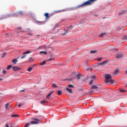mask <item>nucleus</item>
Wrapping results in <instances>:
<instances>
[{
    "mask_svg": "<svg viewBox=\"0 0 127 127\" xmlns=\"http://www.w3.org/2000/svg\"><path fill=\"white\" fill-rule=\"evenodd\" d=\"M105 83H110L111 84H114L115 83V80L112 79V75L111 74H107L105 75Z\"/></svg>",
    "mask_w": 127,
    "mask_h": 127,
    "instance_id": "1",
    "label": "nucleus"
},
{
    "mask_svg": "<svg viewBox=\"0 0 127 127\" xmlns=\"http://www.w3.org/2000/svg\"><path fill=\"white\" fill-rule=\"evenodd\" d=\"M94 1H96V0H88L87 1L83 2V4L79 5L77 7H80V6H84V5H88L89 4H92Z\"/></svg>",
    "mask_w": 127,
    "mask_h": 127,
    "instance_id": "2",
    "label": "nucleus"
},
{
    "mask_svg": "<svg viewBox=\"0 0 127 127\" xmlns=\"http://www.w3.org/2000/svg\"><path fill=\"white\" fill-rule=\"evenodd\" d=\"M31 120L32 121H31L30 122L31 125H38V124H39V122H40V120L36 118H32Z\"/></svg>",
    "mask_w": 127,
    "mask_h": 127,
    "instance_id": "3",
    "label": "nucleus"
},
{
    "mask_svg": "<svg viewBox=\"0 0 127 127\" xmlns=\"http://www.w3.org/2000/svg\"><path fill=\"white\" fill-rule=\"evenodd\" d=\"M75 79V73H72L69 75V77L66 79V81H73Z\"/></svg>",
    "mask_w": 127,
    "mask_h": 127,
    "instance_id": "4",
    "label": "nucleus"
},
{
    "mask_svg": "<svg viewBox=\"0 0 127 127\" xmlns=\"http://www.w3.org/2000/svg\"><path fill=\"white\" fill-rule=\"evenodd\" d=\"M124 56V55L122 53H118L116 55L117 59H120V58H122Z\"/></svg>",
    "mask_w": 127,
    "mask_h": 127,
    "instance_id": "5",
    "label": "nucleus"
},
{
    "mask_svg": "<svg viewBox=\"0 0 127 127\" xmlns=\"http://www.w3.org/2000/svg\"><path fill=\"white\" fill-rule=\"evenodd\" d=\"M12 70L13 71H19L20 70H21V68L17 66H13Z\"/></svg>",
    "mask_w": 127,
    "mask_h": 127,
    "instance_id": "6",
    "label": "nucleus"
},
{
    "mask_svg": "<svg viewBox=\"0 0 127 127\" xmlns=\"http://www.w3.org/2000/svg\"><path fill=\"white\" fill-rule=\"evenodd\" d=\"M99 89H100V88H99L98 86L96 85H93L91 88V90H96V91H98Z\"/></svg>",
    "mask_w": 127,
    "mask_h": 127,
    "instance_id": "7",
    "label": "nucleus"
},
{
    "mask_svg": "<svg viewBox=\"0 0 127 127\" xmlns=\"http://www.w3.org/2000/svg\"><path fill=\"white\" fill-rule=\"evenodd\" d=\"M120 72V69H117L115 70V71L113 72L114 75L117 76L118 74Z\"/></svg>",
    "mask_w": 127,
    "mask_h": 127,
    "instance_id": "8",
    "label": "nucleus"
},
{
    "mask_svg": "<svg viewBox=\"0 0 127 127\" xmlns=\"http://www.w3.org/2000/svg\"><path fill=\"white\" fill-rule=\"evenodd\" d=\"M18 13V15H20V16H23V15H24V13L23 12V11H19Z\"/></svg>",
    "mask_w": 127,
    "mask_h": 127,
    "instance_id": "9",
    "label": "nucleus"
},
{
    "mask_svg": "<svg viewBox=\"0 0 127 127\" xmlns=\"http://www.w3.org/2000/svg\"><path fill=\"white\" fill-rule=\"evenodd\" d=\"M5 107L6 110H8V109H9V108H10V105H9V103H6L5 105Z\"/></svg>",
    "mask_w": 127,
    "mask_h": 127,
    "instance_id": "10",
    "label": "nucleus"
},
{
    "mask_svg": "<svg viewBox=\"0 0 127 127\" xmlns=\"http://www.w3.org/2000/svg\"><path fill=\"white\" fill-rule=\"evenodd\" d=\"M66 90L68 92V93H70V94H72L73 93V91H72L71 89H70L69 88H66Z\"/></svg>",
    "mask_w": 127,
    "mask_h": 127,
    "instance_id": "11",
    "label": "nucleus"
},
{
    "mask_svg": "<svg viewBox=\"0 0 127 127\" xmlns=\"http://www.w3.org/2000/svg\"><path fill=\"white\" fill-rule=\"evenodd\" d=\"M44 16H45L46 19H47L49 18V13H45L44 14Z\"/></svg>",
    "mask_w": 127,
    "mask_h": 127,
    "instance_id": "12",
    "label": "nucleus"
},
{
    "mask_svg": "<svg viewBox=\"0 0 127 127\" xmlns=\"http://www.w3.org/2000/svg\"><path fill=\"white\" fill-rule=\"evenodd\" d=\"M64 9L63 10H55L54 11V13H58V12H62V11H64Z\"/></svg>",
    "mask_w": 127,
    "mask_h": 127,
    "instance_id": "13",
    "label": "nucleus"
},
{
    "mask_svg": "<svg viewBox=\"0 0 127 127\" xmlns=\"http://www.w3.org/2000/svg\"><path fill=\"white\" fill-rule=\"evenodd\" d=\"M97 52H98V51H97V50L90 51V54H95V53H97Z\"/></svg>",
    "mask_w": 127,
    "mask_h": 127,
    "instance_id": "14",
    "label": "nucleus"
},
{
    "mask_svg": "<svg viewBox=\"0 0 127 127\" xmlns=\"http://www.w3.org/2000/svg\"><path fill=\"white\" fill-rule=\"evenodd\" d=\"M52 93H53V91H51V92L50 93H49L48 94V95H47L46 98L47 99H49V98H50V96H51V95H52Z\"/></svg>",
    "mask_w": 127,
    "mask_h": 127,
    "instance_id": "15",
    "label": "nucleus"
},
{
    "mask_svg": "<svg viewBox=\"0 0 127 127\" xmlns=\"http://www.w3.org/2000/svg\"><path fill=\"white\" fill-rule=\"evenodd\" d=\"M12 63H13V64H16V63H17V60L16 59H13L12 61Z\"/></svg>",
    "mask_w": 127,
    "mask_h": 127,
    "instance_id": "16",
    "label": "nucleus"
},
{
    "mask_svg": "<svg viewBox=\"0 0 127 127\" xmlns=\"http://www.w3.org/2000/svg\"><path fill=\"white\" fill-rule=\"evenodd\" d=\"M29 53H31V51H28L23 53V55H25V54H29Z\"/></svg>",
    "mask_w": 127,
    "mask_h": 127,
    "instance_id": "17",
    "label": "nucleus"
},
{
    "mask_svg": "<svg viewBox=\"0 0 127 127\" xmlns=\"http://www.w3.org/2000/svg\"><path fill=\"white\" fill-rule=\"evenodd\" d=\"M32 70H33V67H30L28 68V69H27V71L28 72H31Z\"/></svg>",
    "mask_w": 127,
    "mask_h": 127,
    "instance_id": "18",
    "label": "nucleus"
},
{
    "mask_svg": "<svg viewBox=\"0 0 127 127\" xmlns=\"http://www.w3.org/2000/svg\"><path fill=\"white\" fill-rule=\"evenodd\" d=\"M46 64V61H43L42 63L40 64L41 66H43V65H45Z\"/></svg>",
    "mask_w": 127,
    "mask_h": 127,
    "instance_id": "19",
    "label": "nucleus"
},
{
    "mask_svg": "<svg viewBox=\"0 0 127 127\" xmlns=\"http://www.w3.org/2000/svg\"><path fill=\"white\" fill-rule=\"evenodd\" d=\"M107 61H105L101 63H98V65H104V64H106V63H107Z\"/></svg>",
    "mask_w": 127,
    "mask_h": 127,
    "instance_id": "20",
    "label": "nucleus"
},
{
    "mask_svg": "<svg viewBox=\"0 0 127 127\" xmlns=\"http://www.w3.org/2000/svg\"><path fill=\"white\" fill-rule=\"evenodd\" d=\"M106 35V33H101L99 36V37H104Z\"/></svg>",
    "mask_w": 127,
    "mask_h": 127,
    "instance_id": "21",
    "label": "nucleus"
},
{
    "mask_svg": "<svg viewBox=\"0 0 127 127\" xmlns=\"http://www.w3.org/2000/svg\"><path fill=\"white\" fill-rule=\"evenodd\" d=\"M12 67V65H9L7 67V70H10L11 69V67Z\"/></svg>",
    "mask_w": 127,
    "mask_h": 127,
    "instance_id": "22",
    "label": "nucleus"
},
{
    "mask_svg": "<svg viewBox=\"0 0 127 127\" xmlns=\"http://www.w3.org/2000/svg\"><path fill=\"white\" fill-rule=\"evenodd\" d=\"M77 78L78 80H80V79L81 78V74H77Z\"/></svg>",
    "mask_w": 127,
    "mask_h": 127,
    "instance_id": "23",
    "label": "nucleus"
},
{
    "mask_svg": "<svg viewBox=\"0 0 127 127\" xmlns=\"http://www.w3.org/2000/svg\"><path fill=\"white\" fill-rule=\"evenodd\" d=\"M52 86L53 88H57V85H56V84H55V83H53L52 84Z\"/></svg>",
    "mask_w": 127,
    "mask_h": 127,
    "instance_id": "24",
    "label": "nucleus"
},
{
    "mask_svg": "<svg viewBox=\"0 0 127 127\" xmlns=\"http://www.w3.org/2000/svg\"><path fill=\"white\" fill-rule=\"evenodd\" d=\"M62 94V91H61V90L58 91V95L59 96H60V95H61Z\"/></svg>",
    "mask_w": 127,
    "mask_h": 127,
    "instance_id": "25",
    "label": "nucleus"
},
{
    "mask_svg": "<svg viewBox=\"0 0 127 127\" xmlns=\"http://www.w3.org/2000/svg\"><path fill=\"white\" fill-rule=\"evenodd\" d=\"M46 102L48 103V102L46 101V100H43V101H41V104L42 105H43V104H45V103H46Z\"/></svg>",
    "mask_w": 127,
    "mask_h": 127,
    "instance_id": "26",
    "label": "nucleus"
},
{
    "mask_svg": "<svg viewBox=\"0 0 127 127\" xmlns=\"http://www.w3.org/2000/svg\"><path fill=\"white\" fill-rule=\"evenodd\" d=\"M124 13H126V11H122L119 13L120 15H122V14H124Z\"/></svg>",
    "mask_w": 127,
    "mask_h": 127,
    "instance_id": "27",
    "label": "nucleus"
},
{
    "mask_svg": "<svg viewBox=\"0 0 127 127\" xmlns=\"http://www.w3.org/2000/svg\"><path fill=\"white\" fill-rule=\"evenodd\" d=\"M40 54H42V53H43V54H44L45 55H46V54H47V52H44V51H41V52H40Z\"/></svg>",
    "mask_w": 127,
    "mask_h": 127,
    "instance_id": "28",
    "label": "nucleus"
},
{
    "mask_svg": "<svg viewBox=\"0 0 127 127\" xmlns=\"http://www.w3.org/2000/svg\"><path fill=\"white\" fill-rule=\"evenodd\" d=\"M11 117H12V118H16L18 117V115H12L11 116Z\"/></svg>",
    "mask_w": 127,
    "mask_h": 127,
    "instance_id": "29",
    "label": "nucleus"
},
{
    "mask_svg": "<svg viewBox=\"0 0 127 127\" xmlns=\"http://www.w3.org/2000/svg\"><path fill=\"white\" fill-rule=\"evenodd\" d=\"M23 105H24V103H19L18 107H19V108H20L21 106H23Z\"/></svg>",
    "mask_w": 127,
    "mask_h": 127,
    "instance_id": "30",
    "label": "nucleus"
},
{
    "mask_svg": "<svg viewBox=\"0 0 127 127\" xmlns=\"http://www.w3.org/2000/svg\"><path fill=\"white\" fill-rule=\"evenodd\" d=\"M68 87L69 88H74V87H74L73 85H72V84H69V85H68Z\"/></svg>",
    "mask_w": 127,
    "mask_h": 127,
    "instance_id": "31",
    "label": "nucleus"
},
{
    "mask_svg": "<svg viewBox=\"0 0 127 127\" xmlns=\"http://www.w3.org/2000/svg\"><path fill=\"white\" fill-rule=\"evenodd\" d=\"M119 92H120V93H124V92H126V90L123 89H120Z\"/></svg>",
    "mask_w": 127,
    "mask_h": 127,
    "instance_id": "32",
    "label": "nucleus"
},
{
    "mask_svg": "<svg viewBox=\"0 0 127 127\" xmlns=\"http://www.w3.org/2000/svg\"><path fill=\"white\" fill-rule=\"evenodd\" d=\"M5 55H6V54L5 53H4L2 55V58H3L4 57H5Z\"/></svg>",
    "mask_w": 127,
    "mask_h": 127,
    "instance_id": "33",
    "label": "nucleus"
},
{
    "mask_svg": "<svg viewBox=\"0 0 127 127\" xmlns=\"http://www.w3.org/2000/svg\"><path fill=\"white\" fill-rule=\"evenodd\" d=\"M123 40H127V36H124V37L123 38Z\"/></svg>",
    "mask_w": 127,
    "mask_h": 127,
    "instance_id": "34",
    "label": "nucleus"
},
{
    "mask_svg": "<svg viewBox=\"0 0 127 127\" xmlns=\"http://www.w3.org/2000/svg\"><path fill=\"white\" fill-rule=\"evenodd\" d=\"M91 79H96V76L95 75H92L91 76Z\"/></svg>",
    "mask_w": 127,
    "mask_h": 127,
    "instance_id": "35",
    "label": "nucleus"
},
{
    "mask_svg": "<svg viewBox=\"0 0 127 127\" xmlns=\"http://www.w3.org/2000/svg\"><path fill=\"white\" fill-rule=\"evenodd\" d=\"M87 71H89L90 70V71H92V70H93V68H87L86 69Z\"/></svg>",
    "mask_w": 127,
    "mask_h": 127,
    "instance_id": "36",
    "label": "nucleus"
},
{
    "mask_svg": "<svg viewBox=\"0 0 127 127\" xmlns=\"http://www.w3.org/2000/svg\"><path fill=\"white\" fill-rule=\"evenodd\" d=\"M26 57V55H24L21 57V59H24V58Z\"/></svg>",
    "mask_w": 127,
    "mask_h": 127,
    "instance_id": "37",
    "label": "nucleus"
},
{
    "mask_svg": "<svg viewBox=\"0 0 127 127\" xmlns=\"http://www.w3.org/2000/svg\"><path fill=\"white\" fill-rule=\"evenodd\" d=\"M2 74H3L4 75L6 74V71L5 70H3L2 71Z\"/></svg>",
    "mask_w": 127,
    "mask_h": 127,
    "instance_id": "38",
    "label": "nucleus"
},
{
    "mask_svg": "<svg viewBox=\"0 0 127 127\" xmlns=\"http://www.w3.org/2000/svg\"><path fill=\"white\" fill-rule=\"evenodd\" d=\"M29 60L30 62H32V61H33V60L32 58H30L29 59Z\"/></svg>",
    "mask_w": 127,
    "mask_h": 127,
    "instance_id": "39",
    "label": "nucleus"
},
{
    "mask_svg": "<svg viewBox=\"0 0 127 127\" xmlns=\"http://www.w3.org/2000/svg\"><path fill=\"white\" fill-rule=\"evenodd\" d=\"M93 82H94V80H92L89 82V85H92V84H93Z\"/></svg>",
    "mask_w": 127,
    "mask_h": 127,
    "instance_id": "40",
    "label": "nucleus"
},
{
    "mask_svg": "<svg viewBox=\"0 0 127 127\" xmlns=\"http://www.w3.org/2000/svg\"><path fill=\"white\" fill-rule=\"evenodd\" d=\"M9 16H10V14H8L5 17V18H7V17H9Z\"/></svg>",
    "mask_w": 127,
    "mask_h": 127,
    "instance_id": "41",
    "label": "nucleus"
},
{
    "mask_svg": "<svg viewBox=\"0 0 127 127\" xmlns=\"http://www.w3.org/2000/svg\"><path fill=\"white\" fill-rule=\"evenodd\" d=\"M54 61V59H50L48 60V61Z\"/></svg>",
    "mask_w": 127,
    "mask_h": 127,
    "instance_id": "42",
    "label": "nucleus"
},
{
    "mask_svg": "<svg viewBox=\"0 0 127 127\" xmlns=\"http://www.w3.org/2000/svg\"><path fill=\"white\" fill-rule=\"evenodd\" d=\"M102 59H103V58H102L98 59L97 61H101Z\"/></svg>",
    "mask_w": 127,
    "mask_h": 127,
    "instance_id": "43",
    "label": "nucleus"
},
{
    "mask_svg": "<svg viewBox=\"0 0 127 127\" xmlns=\"http://www.w3.org/2000/svg\"><path fill=\"white\" fill-rule=\"evenodd\" d=\"M28 35H30V36H32V35H33V34H32V33H28Z\"/></svg>",
    "mask_w": 127,
    "mask_h": 127,
    "instance_id": "44",
    "label": "nucleus"
},
{
    "mask_svg": "<svg viewBox=\"0 0 127 127\" xmlns=\"http://www.w3.org/2000/svg\"><path fill=\"white\" fill-rule=\"evenodd\" d=\"M37 22H39L40 23H42L44 22V21H37Z\"/></svg>",
    "mask_w": 127,
    "mask_h": 127,
    "instance_id": "45",
    "label": "nucleus"
},
{
    "mask_svg": "<svg viewBox=\"0 0 127 127\" xmlns=\"http://www.w3.org/2000/svg\"><path fill=\"white\" fill-rule=\"evenodd\" d=\"M35 66H37V65H36V64H34V65H32V68H33V67H34Z\"/></svg>",
    "mask_w": 127,
    "mask_h": 127,
    "instance_id": "46",
    "label": "nucleus"
},
{
    "mask_svg": "<svg viewBox=\"0 0 127 127\" xmlns=\"http://www.w3.org/2000/svg\"><path fill=\"white\" fill-rule=\"evenodd\" d=\"M74 8H75V7H71L69 8V9H74Z\"/></svg>",
    "mask_w": 127,
    "mask_h": 127,
    "instance_id": "47",
    "label": "nucleus"
},
{
    "mask_svg": "<svg viewBox=\"0 0 127 127\" xmlns=\"http://www.w3.org/2000/svg\"><path fill=\"white\" fill-rule=\"evenodd\" d=\"M5 127H9V126H8V125H7V124H6Z\"/></svg>",
    "mask_w": 127,
    "mask_h": 127,
    "instance_id": "48",
    "label": "nucleus"
},
{
    "mask_svg": "<svg viewBox=\"0 0 127 127\" xmlns=\"http://www.w3.org/2000/svg\"><path fill=\"white\" fill-rule=\"evenodd\" d=\"M21 92H24V90H21Z\"/></svg>",
    "mask_w": 127,
    "mask_h": 127,
    "instance_id": "49",
    "label": "nucleus"
},
{
    "mask_svg": "<svg viewBox=\"0 0 127 127\" xmlns=\"http://www.w3.org/2000/svg\"><path fill=\"white\" fill-rule=\"evenodd\" d=\"M18 29H21V28L19 27V28H18Z\"/></svg>",
    "mask_w": 127,
    "mask_h": 127,
    "instance_id": "50",
    "label": "nucleus"
},
{
    "mask_svg": "<svg viewBox=\"0 0 127 127\" xmlns=\"http://www.w3.org/2000/svg\"><path fill=\"white\" fill-rule=\"evenodd\" d=\"M37 36H40V35H37Z\"/></svg>",
    "mask_w": 127,
    "mask_h": 127,
    "instance_id": "51",
    "label": "nucleus"
},
{
    "mask_svg": "<svg viewBox=\"0 0 127 127\" xmlns=\"http://www.w3.org/2000/svg\"><path fill=\"white\" fill-rule=\"evenodd\" d=\"M1 80H2V79H1V78H0V81H1Z\"/></svg>",
    "mask_w": 127,
    "mask_h": 127,
    "instance_id": "52",
    "label": "nucleus"
},
{
    "mask_svg": "<svg viewBox=\"0 0 127 127\" xmlns=\"http://www.w3.org/2000/svg\"><path fill=\"white\" fill-rule=\"evenodd\" d=\"M116 51H118V49H116Z\"/></svg>",
    "mask_w": 127,
    "mask_h": 127,
    "instance_id": "53",
    "label": "nucleus"
},
{
    "mask_svg": "<svg viewBox=\"0 0 127 127\" xmlns=\"http://www.w3.org/2000/svg\"><path fill=\"white\" fill-rule=\"evenodd\" d=\"M54 30H55V28L54 29Z\"/></svg>",
    "mask_w": 127,
    "mask_h": 127,
    "instance_id": "54",
    "label": "nucleus"
},
{
    "mask_svg": "<svg viewBox=\"0 0 127 127\" xmlns=\"http://www.w3.org/2000/svg\"><path fill=\"white\" fill-rule=\"evenodd\" d=\"M66 31H68V30H66Z\"/></svg>",
    "mask_w": 127,
    "mask_h": 127,
    "instance_id": "55",
    "label": "nucleus"
},
{
    "mask_svg": "<svg viewBox=\"0 0 127 127\" xmlns=\"http://www.w3.org/2000/svg\"><path fill=\"white\" fill-rule=\"evenodd\" d=\"M126 87H127V84L126 85Z\"/></svg>",
    "mask_w": 127,
    "mask_h": 127,
    "instance_id": "56",
    "label": "nucleus"
}]
</instances>
